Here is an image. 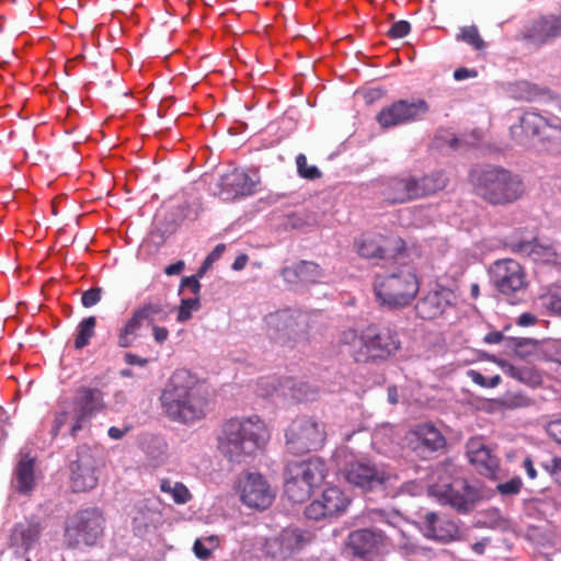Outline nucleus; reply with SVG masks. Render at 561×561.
Returning a JSON list of instances; mask_svg holds the SVG:
<instances>
[{
    "instance_id": "obj_46",
    "label": "nucleus",
    "mask_w": 561,
    "mask_h": 561,
    "mask_svg": "<svg viewBox=\"0 0 561 561\" xmlns=\"http://www.w3.org/2000/svg\"><path fill=\"white\" fill-rule=\"evenodd\" d=\"M410 24L407 21H398L389 30V36L392 38H402L410 33Z\"/></svg>"
},
{
    "instance_id": "obj_31",
    "label": "nucleus",
    "mask_w": 561,
    "mask_h": 561,
    "mask_svg": "<svg viewBox=\"0 0 561 561\" xmlns=\"http://www.w3.org/2000/svg\"><path fill=\"white\" fill-rule=\"evenodd\" d=\"M14 486L18 492L26 494L35 485L34 458L22 455L14 471Z\"/></svg>"
},
{
    "instance_id": "obj_39",
    "label": "nucleus",
    "mask_w": 561,
    "mask_h": 561,
    "mask_svg": "<svg viewBox=\"0 0 561 561\" xmlns=\"http://www.w3.org/2000/svg\"><path fill=\"white\" fill-rule=\"evenodd\" d=\"M458 39L466 42L477 50H481L485 47V43L481 38L476 26L462 27L460 34L458 35Z\"/></svg>"
},
{
    "instance_id": "obj_60",
    "label": "nucleus",
    "mask_w": 561,
    "mask_h": 561,
    "mask_svg": "<svg viewBox=\"0 0 561 561\" xmlns=\"http://www.w3.org/2000/svg\"><path fill=\"white\" fill-rule=\"evenodd\" d=\"M388 398H389V401L392 403V404H396L398 402V399H397V389L396 388H389L388 389Z\"/></svg>"
},
{
    "instance_id": "obj_54",
    "label": "nucleus",
    "mask_w": 561,
    "mask_h": 561,
    "mask_svg": "<svg viewBox=\"0 0 561 561\" xmlns=\"http://www.w3.org/2000/svg\"><path fill=\"white\" fill-rule=\"evenodd\" d=\"M537 321V318L529 312L522 313L517 319V324L520 327H529L535 324Z\"/></svg>"
},
{
    "instance_id": "obj_3",
    "label": "nucleus",
    "mask_w": 561,
    "mask_h": 561,
    "mask_svg": "<svg viewBox=\"0 0 561 561\" xmlns=\"http://www.w3.org/2000/svg\"><path fill=\"white\" fill-rule=\"evenodd\" d=\"M340 344L356 362L385 359L399 348L397 335L389 329H379L376 325H368L360 332L353 329L343 331Z\"/></svg>"
},
{
    "instance_id": "obj_55",
    "label": "nucleus",
    "mask_w": 561,
    "mask_h": 561,
    "mask_svg": "<svg viewBox=\"0 0 561 561\" xmlns=\"http://www.w3.org/2000/svg\"><path fill=\"white\" fill-rule=\"evenodd\" d=\"M523 468L525 469L527 477L531 480L537 478V471L530 457H526L523 461Z\"/></svg>"
},
{
    "instance_id": "obj_51",
    "label": "nucleus",
    "mask_w": 561,
    "mask_h": 561,
    "mask_svg": "<svg viewBox=\"0 0 561 561\" xmlns=\"http://www.w3.org/2000/svg\"><path fill=\"white\" fill-rule=\"evenodd\" d=\"M478 72L473 69L458 68L454 71V78L457 81H461L468 78L477 77Z\"/></svg>"
},
{
    "instance_id": "obj_17",
    "label": "nucleus",
    "mask_w": 561,
    "mask_h": 561,
    "mask_svg": "<svg viewBox=\"0 0 561 561\" xmlns=\"http://www.w3.org/2000/svg\"><path fill=\"white\" fill-rule=\"evenodd\" d=\"M427 111L428 105L424 100L417 99L411 102L399 100L382 107L376 121L381 128L386 129L421 119Z\"/></svg>"
},
{
    "instance_id": "obj_22",
    "label": "nucleus",
    "mask_w": 561,
    "mask_h": 561,
    "mask_svg": "<svg viewBox=\"0 0 561 561\" xmlns=\"http://www.w3.org/2000/svg\"><path fill=\"white\" fill-rule=\"evenodd\" d=\"M310 541L309 534L298 528H286L279 536L265 541L264 551L273 558L285 559Z\"/></svg>"
},
{
    "instance_id": "obj_25",
    "label": "nucleus",
    "mask_w": 561,
    "mask_h": 561,
    "mask_svg": "<svg viewBox=\"0 0 561 561\" xmlns=\"http://www.w3.org/2000/svg\"><path fill=\"white\" fill-rule=\"evenodd\" d=\"M454 293L446 287L435 285L425 297H423L415 306L416 313L420 318L432 320L442 316L446 308L451 304Z\"/></svg>"
},
{
    "instance_id": "obj_42",
    "label": "nucleus",
    "mask_w": 561,
    "mask_h": 561,
    "mask_svg": "<svg viewBox=\"0 0 561 561\" xmlns=\"http://www.w3.org/2000/svg\"><path fill=\"white\" fill-rule=\"evenodd\" d=\"M523 481L519 477H514L511 480L496 485V490L501 495H516L520 492Z\"/></svg>"
},
{
    "instance_id": "obj_29",
    "label": "nucleus",
    "mask_w": 561,
    "mask_h": 561,
    "mask_svg": "<svg viewBox=\"0 0 561 561\" xmlns=\"http://www.w3.org/2000/svg\"><path fill=\"white\" fill-rule=\"evenodd\" d=\"M422 529L427 538L439 541H450L458 534V527L454 522L442 518L433 512L425 514Z\"/></svg>"
},
{
    "instance_id": "obj_41",
    "label": "nucleus",
    "mask_w": 561,
    "mask_h": 561,
    "mask_svg": "<svg viewBox=\"0 0 561 561\" xmlns=\"http://www.w3.org/2000/svg\"><path fill=\"white\" fill-rule=\"evenodd\" d=\"M296 163L298 173L301 178L314 180L321 176V173L317 167L308 164L306 156L299 154L296 158Z\"/></svg>"
},
{
    "instance_id": "obj_18",
    "label": "nucleus",
    "mask_w": 561,
    "mask_h": 561,
    "mask_svg": "<svg viewBox=\"0 0 561 561\" xmlns=\"http://www.w3.org/2000/svg\"><path fill=\"white\" fill-rule=\"evenodd\" d=\"M238 489L241 502L249 508L264 511L275 499V492L260 473L250 472L241 477Z\"/></svg>"
},
{
    "instance_id": "obj_4",
    "label": "nucleus",
    "mask_w": 561,
    "mask_h": 561,
    "mask_svg": "<svg viewBox=\"0 0 561 561\" xmlns=\"http://www.w3.org/2000/svg\"><path fill=\"white\" fill-rule=\"evenodd\" d=\"M470 180L477 195L494 205L513 203L525 191L522 180L503 168H477L471 171Z\"/></svg>"
},
{
    "instance_id": "obj_36",
    "label": "nucleus",
    "mask_w": 561,
    "mask_h": 561,
    "mask_svg": "<svg viewBox=\"0 0 561 561\" xmlns=\"http://www.w3.org/2000/svg\"><path fill=\"white\" fill-rule=\"evenodd\" d=\"M221 545V539L216 535L204 536L197 538L193 545V552L199 560H208L213 552Z\"/></svg>"
},
{
    "instance_id": "obj_63",
    "label": "nucleus",
    "mask_w": 561,
    "mask_h": 561,
    "mask_svg": "<svg viewBox=\"0 0 561 561\" xmlns=\"http://www.w3.org/2000/svg\"><path fill=\"white\" fill-rule=\"evenodd\" d=\"M449 469H450L449 465H442L438 470L443 471V472H448Z\"/></svg>"
},
{
    "instance_id": "obj_52",
    "label": "nucleus",
    "mask_w": 561,
    "mask_h": 561,
    "mask_svg": "<svg viewBox=\"0 0 561 561\" xmlns=\"http://www.w3.org/2000/svg\"><path fill=\"white\" fill-rule=\"evenodd\" d=\"M182 287L188 288L190 291L194 295V297H197L201 285L196 278L187 277L182 282Z\"/></svg>"
},
{
    "instance_id": "obj_26",
    "label": "nucleus",
    "mask_w": 561,
    "mask_h": 561,
    "mask_svg": "<svg viewBox=\"0 0 561 561\" xmlns=\"http://www.w3.org/2000/svg\"><path fill=\"white\" fill-rule=\"evenodd\" d=\"M405 440L408 445L414 449L424 448L426 450L436 451L446 445V439L440 431L432 423H422L411 428Z\"/></svg>"
},
{
    "instance_id": "obj_56",
    "label": "nucleus",
    "mask_w": 561,
    "mask_h": 561,
    "mask_svg": "<svg viewBox=\"0 0 561 561\" xmlns=\"http://www.w3.org/2000/svg\"><path fill=\"white\" fill-rule=\"evenodd\" d=\"M184 270V263L182 261H178L173 264H170L165 267L164 273L167 275H178Z\"/></svg>"
},
{
    "instance_id": "obj_19",
    "label": "nucleus",
    "mask_w": 561,
    "mask_h": 561,
    "mask_svg": "<svg viewBox=\"0 0 561 561\" xmlns=\"http://www.w3.org/2000/svg\"><path fill=\"white\" fill-rule=\"evenodd\" d=\"M518 128L526 137H537L541 141L561 140V119L557 116L547 118L537 112L527 111L520 117L519 125L512 127V133L517 135Z\"/></svg>"
},
{
    "instance_id": "obj_58",
    "label": "nucleus",
    "mask_w": 561,
    "mask_h": 561,
    "mask_svg": "<svg viewBox=\"0 0 561 561\" xmlns=\"http://www.w3.org/2000/svg\"><path fill=\"white\" fill-rule=\"evenodd\" d=\"M128 432V428L125 427V428H119V427H116V426H112L108 428V436L112 438V439H121L122 437L125 436V434Z\"/></svg>"
},
{
    "instance_id": "obj_30",
    "label": "nucleus",
    "mask_w": 561,
    "mask_h": 561,
    "mask_svg": "<svg viewBox=\"0 0 561 561\" xmlns=\"http://www.w3.org/2000/svg\"><path fill=\"white\" fill-rule=\"evenodd\" d=\"M71 471V488L75 492H85L96 485V466L92 459L80 457Z\"/></svg>"
},
{
    "instance_id": "obj_34",
    "label": "nucleus",
    "mask_w": 561,
    "mask_h": 561,
    "mask_svg": "<svg viewBox=\"0 0 561 561\" xmlns=\"http://www.w3.org/2000/svg\"><path fill=\"white\" fill-rule=\"evenodd\" d=\"M39 537V528L37 525L18 524L14 526L11 540L21 545L25 550L30 549Z\"/></svg>"
},
{
    "instance_id": "obj_43",
    "label": "nucleus",
    "mask_w": 561,
    "mask_h": 561,
    "mask_svg": "<svg viewBox=\"0 0 561 561\" xmlns=\"http://www.w3.org/2000/svg\"><path fill=\"white\" fill-rule=\"evenodd\" d=\"M137 337L138 335L124 324L117 334V345L122 348L130 347Z\"/></svg>"
},
{
    "instance_id": "obj_59",
    "label": "nucleus",
    "mask_w": 561,
    "mask_h": 561,
    "mask_svg": "<svg viewBox=\"0 0 561 561\" xmlns=\"http://www.w3.org/2000/svg\"><path fill=\"white\" fill-rule=\"evenodd\" d=\"M247 263H248V256L245 254H241V255L236 257V260H234V262L232 264V268L234 271H241L242 268H244Z\"/></svg>"
},
{
    "instance_id": "obj_57",
    "label": "nucleus",
    "mask_w": 561,
    "mask_h": 561,
    "mask_svg": "<svg viewBox=\"0 0 561 561\" xmlns=\"http://www.w3.org/2000/svg\"><path fill=\"white\" fill-rule=\"evenodd\" d=\"M468 375L469 377L471 378V380L479 385V386H482V387H488V380L486 378L480 374L479 371H476V370H469L468 371Z\"/></svg>"
},
{
    "instance_id": "obj_61",
    "label": "nucleus",
    "mask_w": 561,
    "mask_h": 561,
    "mask_svg": "<svg viewBox=\"0 0 561 561\" xmlns=\"http://www.w3.org/2000/svg\"><path fill=\"white\" fill-rule=\"evenodd\" d=\"M500 381H501V377L494 376L488 381V387H495L500 383Z\"/></svg>"
},
{
    "instance_id": "obj_11",
    "label": "nucleus",
    "mask_w": 561,
    "mask_h": 561,
    "mask_svg": "<svg viewBox=\"0 0 561 561\" xmlns=\"http://www.w3.org/2000/svg\"><path fill=\"white\" fill-rule=\"evenodd\" d=\"M351 484L370 491L390 485L397 477L383 465L377 466L367 460H354L343 470Z\"/></svg>"
},
{
    "instance_id": "obj_64",
    "label": "nucleus",
    "mask_w": 561,
    "mask_h": 561,
    "mask_svg": "<svg viewBox=\"0 0 561 561\" xmlns=\"http://www.w3.org/2000/svg\"><path fill=\"white\" fill-rule=\"evenodd\" d=\"M122 376L124 377H130L131 376V370L129 369H124L121 371Z\"/></svg>"
},
{
    "instance_id": "obj_28",
    "label": "nucleus",
    "mask_w": 561,
    "mask_h": 561,
    "mask_svg": "<svg viewBox=\"0 0 561 561\" xmlns=\"http://www.w3.org/2000/svg\"><path fill=\"white\" fill-rule=\"evenodd\" d=\"M514 252L529 256L531 260L545 264H557L558 253L550 243L534 240H519L511 244Z\"/></svg>"
},
{
    "instance_id": "obj_48",
    "label": "nucleus",
    "mask_w": 561,
    "mask_h": 561,
    "mask_svg": "<svg viewBox=\"0 0 561 561\" xmlns=\"http://www.w3.org/2000/svg\"><path fill=\"white\" fill-rule=\"evenodd\" d=\"M548 434L561 444V419L553 420L547 425Z\"/></svg>"
},
{
    "instance_id": "obj_38",
    "label": "nucleus",
    "mask_w": 561,
    "mask_h": 561,
    "mask_svg": "<svg viewBox=\"0 0 561 561\" xmlns=\"http://www.w3.org/2000/svg\"><path fill=\"white\" fill-rule=\"evenodd\" d=\"M539 301L548 311L561 316V285H551L539 296Z\"/></svg>"
},
{
    "instance_id": "obj_8",
    "label": "nucleus",
    "mask_w": 561,
    "mask_h": 561,
    "mask_svg": "<svg viewBox=\"0 0 561 561\" xmlns=\"http://www.w3.org/2000/svg\"><path fill=\"white\" fill-rule=\"evenodd\" d=\"M104 409V393L101 389L79 387L75 392L71 408L56 415L54 430L58 432L61 426L69 424L71 434L76 435L84 422Z\"/></svg>"
},
{
    "instance_id": "obj_12",
    "label": "nucleus",
    "mask_w": 561,
    "mask_h": 561,
    "mask_svg": "<svg viewBox=\"0 0 561 561\" xmlns=\"http://www.w3.org/2000/svg\"><path fill=\"white\" fill-rule=\"evenodd\" d=\"M357 253L366 259H393L400 261L405 250V242L398 236H382L367 232L355 242Z\"/></svg>"
},
{
    "instance_id": "obj_5",
    "label": "nucleus",
    "mask_w": 561,
    "mask_h": 561,
    "mask_svg": "<svg viewBox=\"0 0 561 561\" xmlns=\"http://www.w3.org/2000/svg\"><path fill=\"white\" fill-rule=\"evenodd\" d=\"M420 290V282L412 268H402L389 275H377L374 294L377 301L389 309L404 308L412 304Z\"/></svg>"
},
{
    "instance_id": "obj_23",
    "label": "nucleus",
    "mask_w": 561,
    "mask_h": 561,
    "mask_svg": "<svg viewBox=\"0 0 561 561\" xmlns=\"http://www.w3.org/2000/svg\"><path fill=\"white\" fill-rule=\"evenodd\" d=\"M257 391L261 397H284L296 401L309 399L308 386L297 383L291 378L284 380H279L274 376L261 378Z\"/></svg>"
},
{
    "instance_id": "obj_49",
    "label": "nucleus",
    "mask_w": 561,
    "mask_h": 561,
    "mask_svg": "<svg viewBox=\"0 0 561 561\" xmlns=\"http://www.w3.org/2000/svg\"><path fill=\"white\" fill-rule=\"evenodd\" d=\"M151 329H152L153 339L158 344H162L168 340L169 331L167 328L153 325Z\"/></svg>"
},
{
    "instance_id": "obj_45",
    "label": "nucleus",
    "mask_w": 561,
    "mask_h": 561,
    "mask_svg": "<svg viewBox=\"0 0 561 561\" xmlns=\"http://www.w3.org/2000/svg\"><path fill=\"white\" fill-rule=\"evenodd\" d=\"M542 467L556 482L561 484V457L553 458L550 463H545Z\"/></svg>"
},
{
    "instance_id": "obj_40",
    "label": "nucleus",
    "mask_w": 561,
    "mask_h": 561,
    "mask_svg": "<svg viewBox=\"0 0 561 561\" xmlns=\"http://www.w3.org/2000/svg\"><path fill=\"white\" fill-rule=\"evenodd\" d=\"M201 307L198 297L183 298L179 307L178 321L186 322L192 318V313Z\"/></svg>"
},
{
    "instance_id": "obj_6",
    "label": "nucleus",
    "mask_w": 561,
    "mask_h": 561,
    "mask_svg": "<svg viewBox=\"0 0 561 561\" xmlns=\"http://www.w3.org/2000/svg\"><path fill=\"white\" fill-rule=\"evenodd\" d=\"M328 467L318 457L301 461H288L285 471L284 492L293 503L309 499L312 490L327 477Z\"/></svg>"
},
{
    "instance_id": "obj_44",
    "label": "nucleus",
    "mask_w": 561,
    "mask_h": 561,
    "mask_svg": "<svg viewBox=\"0 0 561 561\" xmlns=\"http://www.w3.org/2000/svg\"><path fill=\"white\" fill-rule=\"evenodd\" d=\"M101 300V289L90 288L82 294L81 302L85 308H91Z\"/></svg>"
},
{
    "instance_id": "obj_50",
    "label": "nucleus",
    "mask_w": 561,
    "mask_h": 561,
    "mask_svg": "<svg viewBox=\"0 0 561 561\" xmlns=\"http://www.w3.org/2000/svg\"><path fill=\"white\" fill-rule=\"evenodd\" d=\"M125 325L139 336V331L144 323L139 317H137V313L133 311L130 318L125 322Z\"/></svg>"
},
{
    "instance_id": "obj_27",
    "label": "nucleus",
    "mask_w": 561,
    "mask_h": 561,
    "mask_svg": "<svg viewBox=\"0 0 561 561\" xmlns=\"http://www.w3.org/2000/svg\"><path fill=\"white\" fill-rule=\"evenodd\" d=\"M561 35V15H546L527 27L525 37L533 44L541 45Z\"/></svg>"
},
{
    "instance_id": "obj_1",
    "label": "nucleus",
    "mask_w": 561,
    "mask_h": 561,
    "mask_svg": "<svg viewBox=\"0 0 561 561\" xmlns=\"http://www.w3.org/2000/svg\"><path fill=\"white\" fill-rule=\"evenodd\" d=\"M161 402L168 416L182 423L194 422L205 414L201 386L186 369H178L172 374L162 392Z\"/></svg>"
},
{
    "instance_id": "obj_33",
    "label": "nucleus",
    "mask_w": 561,
    "mask_h": 561,
    "mask_svg": "<svg viewBox=\"0 0 561 561\" xmlns=\"http://www.w3.org/2000/svg\"><path fill=\"white\" fill-rule=\"evenodd\" d=\"M283 274L286 279H289L290 275L295 274L302 283H318L323 276L318 264L307 261L300 262L294 270L285 268Z\"/></svg>"
},
{
    "instance_id": "obj_7",
    "label": "nucleus",
    "mask_w": 561,
    "mask_h": 561,
    "mask_svg": "<svg viewBox=\"0 0 561 561\" xmlns=\"http://www.w3.org/2000/svg\"><path fill=\"white\" fill-rule=\"evenodd\" d=\"M446 179L442 173H434L423 178L404 176L393 178L381 182L379 192L387 203H405L411 199L421 198L444 188Z\"/></svg>"
},
{
    "instance_id": "obj_62",
    "label": "nucleus",
    "mask_w": 561,
    "mask_h": 561,
    "mask_svg": "<svg viewBox=\"0 0 561 561\" xmlns=\"http://www.w3.org/2000/svg\"><path fill=\"white\" fill-rule=\"evenodd\" d=\"M479 293H480L479 285L478 284H472L471 285V296L473 298H477L479 296Z\"/></svg>"
},
{
    "instance_id": "obj_13",
    "label": "nucleus",
    "mask_w": 561,
    "mask_h": 561,
    "mask_svg": "<svg viewBox=\"0 0 561 561\" xmlns=\"http://www.w3.org/2000/svg\"><path fill=\"white\" fill-rule=\"evenodd\" d=\"M325 439L323 427L312 419L295 420L286 432V445L291 453L320 448Z\"/></svg>"
},
{
    "instance_id": "obj_16",
    "label": "nucleus",
    "mask_w": 561,
    "mask_h": 561,
    "mask_svg": "<svg viewBox=\"0 0 561 561\" xmlns=\"http://www.w3.org/2000/svg\"><path fill=\"white\" fill-rule=\"evenodd\" d=\"M351 504L350 496L339 486H327L321 494L306 507L305 514L309 519H324L344 514Z\"/></svg>"
},
{
    "instance_id": "obj_15",
    "label": "nucleus",
    "mask_w": 561,
    "mask_h": 561,
    "mask_svg": "<svg viewBox=\"0 0 561 561\" xmlns=\"http://www.w3.org/2000/svg\"><path fill=\"white\" fill-rule=\"evenodd\" d=\"M428 493L440 504L450 505L457 510H467L468 505L477 499V491L459 477L446 480L430 486Z\"/></svg>"
},
{
    "instance_id": "obj_53",
    "label": "nucleus",
    "mask_w": 561,
    "mask_h": 561,
    "mask_svg": "<svg viewBox=\"0 0 561 561\" xmlns=\"http://www.w3.org/2000/svg\"><path fill=\"white\" fill-rule=\"evenodd\" d=\"M125 363L128 365H137V366H145L148 363L147 358H142L136 354L133 353H126L124 355Z\"/></svg>"
},
{
    "instance_id": "obj_10",
    "label": "nucleus",
    "mask_w": 561,
    "mask_h": 561,
    "mask_svg": "<svg viewBox=\"0 0 561 561\" xmlns=\"http://www.w3.org/2000/svg\"><path fill=\"white\" fill-rule=\"evenodd\" d=\"M494 286L512 302L519 299L528 287L525 268L515 260H497L491 267Z\"/></svg>"
},
{
    "instance_id": "obj_14",
    "label": "nucleus",
    "mask_w": 561,
    "mask_h": 561,
    "mask_svg": "<svg viewBox=\"0 0 561 561\" xmlns=\"http://www.w3.org/2000/svg\"><path fill=\"white\" fill-rule=\"evenodd\" d=\"M347 545L354 556L366 561H375L391 548L389 538L381 530L368 528L352 531Z\"/></svg>"
},
{
    "instance_id": "obj_2",
    "label": "nucleus",
    "mask_w": 561,
    "mask_h": 561,
    "mask_svg": "<svg viewBox=\"0 0 561 561\" xmlns=\"http://www.w3.org/2000/svg\"><path fill=\"white\" fill-rule=\"evenodd\" d=\"M268 439V432L257 416L244 420H228L218 436V449L231 461L240 462L262 449Z\"/></svg>"
},
{
    "instance_id": "obj_35",
    "label": "nucleus",
    "mask_w": 561,
    "mask_h": 561,
    "mask_svg": "<svg viewBox=\"0 0 561 561\" xmlns=\"http://www.w3.org/2000/svg\"><path fill=\"white\" fill-rule=\"evenodd\" d=\"M161 492L171 496L174 503L179 505L187 504L192 500V493L182 482H173L169 479L160 481Z\"/></svg>"
},
{
    "instance_id": "obj_21",
    "label": "nucleus",
    "mask_w": 561,
    "mask_h": 561,
    "mask_svg": "<svg viewBox=\"0 0 561 561\" xmlns=\"http://www.w3.org/2000/svg\"><path fill=\"white\" fill-rule=\"evenodd\" d=\"M467 457L480 474L492 480L497 479L500 459L482 437H472L468 440Z\"/></svg>"
},
{
    "instance_id": "obj_9",
    "label": "nucleus",
    "mask_w": 561,
    "mask_h": 561,
    "mask_svg": "<svg viewBox=\"0 0 561 561\" xmlns=\"http://www.w3.org/2000/svg\"><path fill=\"white\" fill-rule=\"evenodd\" d=\"M105 519L94 508H87L70 516L66 523L64 542L68 548L94 546L104 534Z\"/></svg>"
},
{
    "instance_id": "obj_24",
    "label": "nucleus",
    "mask_w": 561,
    "mask_h": 561,
    "mask_svg": "<svg viewBox=\"0 0 561 561\" xmlns=\"http://www.w3.org/2000/svg\"><path fill=\"white\" fill-rule=\"evenodd\" d=\"M260 184L257 171H244L234 169L221 178L222 192L227 193V198L251 195L256 191Z\"/></svg>"
},
{
    "instance_id": "obj_20",
    "label": "nucleus",
    "mask_w": 561,
    "mask_h": 561,
    "mask_svg": "<svg viewBox=\"0 0 561 561\" xmlns=\"http://www.w3.org/2000/svg\"><path fill=\"white\" fill-rule=\"evenodd\" d=\"M129 515L133 530L138 536L156 533L164 524V517L159 503L152 499H146L136 503Z\"/></svg>"
},
{
    "instance_id": "obj_32",
    "label": "nucleus",
    "mask_w": 561,
    "mask_h": 561,
    "mask_svg": "<svg viewBox=\"0 0 561 561\" xmlns=\"http://www.w3.org/2000/svg\"><path fill=\"white\" fill-rule=\"evenodd\" d=\"M134 311L137 313V317H139L142 323H147L151 328L153 325H157L158 322L167 321L170 316V310L168 309V306H165L161 301L144 302Z\"/></svg>"
},
{
    "instance_id": "obj_47",
    "label": "nucleus",
    "mask_w": 561,
    "mask_h": 561,
    "mask_svg": "<svg viewBox=\"0 0 561 561\" xmlns=\"http://www.w3.org/2000/svg\"><path fill=\"white\" fill-rule=\"evenodd\" d=\"M225 244H218L216 248L207 255L204 261V268L209 267L214 262H216L225 252Z\"/></svg>"
},
{
    "instance_id": "obj_37",
    "label": "nucleus",
    "mask_w": 561,
    "mask_h": 561,
    "mask_svg": "<svg viewBox=\"0 0 561 561\" xmlns=\"http://www.w3.org/2000/svg\"><path fill=\"white\" fill-rule=\"evenodd\" d=\"M96 319L95 317L84 318L76 329L75 347L81 350L89 345L90 340L95 333Z\"/></svg>"
}]
</instances>
